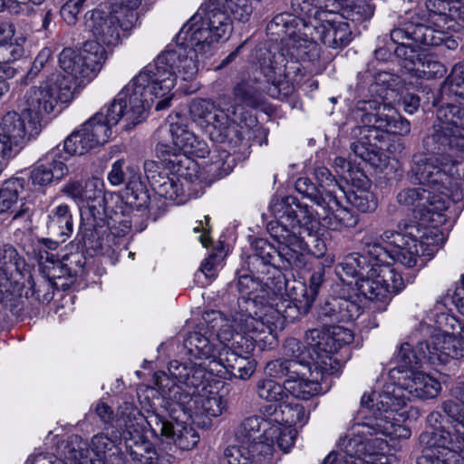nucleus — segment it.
<instances>
[{
    "mask_svg": "<svg viewBox=\"0 0 464 464\" xmlns=\"http://www.w3.org/2000/svg\"><path fill=\"white\" fill-rule=\"evenodd\" d=\"M245 315L235 314L233 324L218 311L208 312L204 317L208 329L223 344L218 353L219 364L241 380L249 379L256 370L255 360L250 356L255 344L260 349L272 348L277 339L274 323Z\"/></svg>",
    "mask_w": 464,
    "mask_h": 464,
    "instance_id": "1",
    "label": "nucleus"
},
{
    "mask_svg": "<svg viewBox=\"0 0 464 464\" xmlns=\"http://www.w3.org/2000/svg\"><path fill=\"white\" fill-rule=\"evenodd\" d=\"M217 4L215 0H207L183 27L191 47L169 45L160 53L166 60H175L169 63L183 81L193 80L199 71L198 56L211 55L216 44L228 39L233 31L231 17Z\"/></svg>",
    "mask_w": 464,
    "mask_h": 464,
    "instance_id": "2",
    "label": "nucleus"
},
{
    "mask_svg": "<svg viewBox=\"0 0 464 464\" xmlns=\"http://www.w3.org/2000/svg\"><path fill=\"white\" fill-rule=\"evenodd\" d=\"M411 172L416 179L433 191L423 188H406L397 194V202L420 216L423 223L430 220V214H440L449 207L450 180H464V160L450 155H416Z\"/></svg>",
    "mask_w": 464,
    "mask_h": 464,
    "instance_id": "3",
    "label": "nucleus"
},
{
    "mask_svg": "<svg viewBox=\"0 0 464 464\" xmlns=\"http://www.w3.org/2000/svg\"><path fill=\"white\" fill-rule=\"evenodd\" d=\"M175 60H166L160 53L154 63L145 66L121 92L105 109L118 111L114 104L123 92L121 103L125 104L121 119L131 124H137L146 117V112L155 99L162 98L155 106L157 111L169 107L171 97L169 96L176 85L179 73L170 65Z\"/></svg>",
    "mask_w": 464,
    "mask_h": 464,
    "instance_id": "4",
    "label": "nucleus"
},
{
    "mask_svg": "<svg viewBox=\"0 0 464 464\" xmlns=\"http://www.w3.org/2000/svg\"><path fill=\"white\" fill-rule=\"evenodd\" d=\"M441 386L434 378L422 372H411L399 378V384H386L377 400L378 409L385 411L384 418H380L372 427L390 436L392 439L406 440L411 437V430L402 424L408 418L402 411L409 401V395L420 400L435 398Z\"/></svg>",
    "mask_w": 464,
    "mask_h": 464,
    "instance_id": "5",
    "label": "nucleus"
},
{
    "mask_svg": "<svg viewBox=\"0 0 464 464\" xmlns=\"http://www.w3.org/2000/svg\"><path fill=\"white\" fill-rule=\"evenodd\" d=\"M362 126H356L351 131L353 140L350 149L353 154L375 168L387 164L382 144L388 134L405 135L410 132V122L396 115L392 107L380 105L376 112H366L362 116Z\"/></svg>",
    "mask_w": 464,
    "mask_h": 464,
    "instance_id": "6",
    "label": "nucleus"
},
{
    "mask_svg": "<svg viewBox=\"0 0 464 464\" xmlns=\"http://www.w3.org/2000/svg\"><path fill=\"white\" fill-rule=\"evenodd\" d=\"M429 19L418 14H407L400 26L391 31L392 42L401 40L437 46L447 37V30L453 21L464 22V0H427Z\"/></svg>",
    "mask_w": 464,
    "mask_h": 464,
    "instance_id": "7",
    "label": "nucleus"
},
{
    "mask_svg": "<svg viewBox=\"0 0 464 464\" xmlns=\"http://www.w3.org/2000/svg\"><path fill=\"white\" fill-rule=\"evenodd\" d=\"M400 230H386L382 235L368 231L362 237L364 253L381 264H390V260L406 267L422 265L421 246L417 237L420 229L416 224L399 225Z\"/></svg>",
    "mask_w": 464,
    "mask_h": 464,
    "instance_id": "8",
    "label": "nucleus"
},
{
    "mask_svg": "<svg viewBox=\"0 0 464 464\" xmlns=\"http://www.w3.org/2000/svg\"><path fill=\"white\" fill-rule=\"evenodd\" d=\"M463 357L464 343L453 334L436 330L427 339L418 342L414 349L408 343H402L396 355V369L406 375L418 372L423 361L439 365Z\"/></svg>",
    "mask_w": 464,
    "mask_h": 464,
    "instance_id": "9",
    "label": "nucleus"
},
{
    "mask_svg": "<svg viewBox=\"0 0 464 464\" xmlns=\"http://www.w3.org/2000/svg\"><path fill=\"white\" fill-rule=\"evenodd\" d=\"M189 111L193 121L218 142L237 144L242 140L241 124L247 121V111L232 102H222L216 108L210 101L199 99L191 102Z\"/></svg>",
    "mask_w": 464,
    "mask_h": 464,
    "instance_id": "10",
    "label": "nucleus"
},
{
    "mask_svg": "<svg viewBox=\"0 0 464 464\" xmlns=\"http://www.w3.org/2000/svg\"><path fill=\"white\" fill-rule=\"evenodd\" d=\"M107 60V52L98 41H86L80 49L64 48L59 54L63 77L72 89V97L92 82Z\"/></svg>",
    "mask_w": 464,
    "mask_h": 464,
    "instance_id": "11",
    "label": "nucleus"
},
{
    "mask_svg": "<svg viewBox=\"0 0 464 464\" xmlns=\"http://www.w3.org/2000/svg\"><path fill=\"white\" fill-rule=\"evenodd\" d=\"M169 374L179 382L194 389L198 393L194 401L195 415L218 417L227 408V402L218 394L217 387L206 382V370L201 365L171 361L168 367Z\"/></svg>",
    "mask_w": 464,
    "mask_h": 464,
    "instance_id": "12",
    "label": "nucleus"
},
{
    "mask_svg": "<svg viewBox=\"0 0 464 464\" xmlns=\"http://www.w3.org/2000/svg\"><path fill=\"white\" fill-rule=\"evenodd\" d=\"M72 90L63 77L53 75L26 92L22 112L24 118L32 120L33 131H41L42 121L54 111L59 102L65 103L73 99Z\"/></svg>",
    "mask_w": 464,
    "mask_h": 464,
    "instance_id": "13",
    "label": "nucleus"
},
{
    "mask_svg": "<svg viewBox=\"0 0 464 464\" xmlns=\"http://www.w3.org/2000/svg\"><path fill=\"white\" fill-rule=\"evenodd\" d=\"M267 230L278 242V249L266 240L259 239L256 242L257 258L266 265L282 268H301L305 265L310 253L307 240L298 239L294 232L287 231L283 226L273 225Z\"/></svg>",
    "mask_w": 464,
    "mask_h": 464,
    "instance_id": "14",
    "label": "nucleus"
},
{
    "mask_svg": "<svg viewBox=\"0 0 464 464\" xmlns=\"http://www.w3.org/2000/svg\"><path fill=\"white\" fill-rule=\"evenodd\" d=\"M270 211L276 220L270 221L267 225L283 226L289 232H294L298 239L306 240L308 237L316 241V252L314 254L321 256L325 250L324 242L315 238L312 235L313 222L315 220L312 210L305 205H300L296 198L288 197H276L271 200Z\"/></svg>",
    "mask_w": 464,
    "mask_h": 464,
    "instance_id": "15",
    "label": "nucleus"
},
{
    "mask_svg": "<svg viewBox=\"0 0 464 464\" xmlns=\"http://www.w3.org/2000/svg\"><path fill=\"white\" fill-rule=\"evenodd\" d=\"M379 419L380 418H374L367 423L357 424L353 428V430H356L340 438L338 441L340 450L348 457L368 459L373 462L374 456L384 450L385 442L377 438L373 440L367 436L383 435L392 440L390 436L372 427V423Z\"/></svg>",
    "mask_w": 464,
    "mask_h": 464,
    "instance_id": "16",
    "label": "nucleus"
},
{
    "mask_svg": "<svg viewBox=\"0 0 464 464\" xmlns=\"http://www.w3.org/2000/svg\"><path fill=\"white\" fill-rule=\"evenodd\" d=\"M304 25H307L303 20L291 19L285 23L287 39L285 49L293 65L297 62L313 61L318 57V38L315 33L307 34Z\"/></svg>",
    "mask_w": 464,
    "mask_h": 464,
    "instance_id": "17",
    "label": "nucleus"
},
{
    "mask_svg": "<svg viewBox=\"0 0 464 464\" xmlns=\"http://www.w3.org/2000/svg\"><path fill=\"white\" fill-rule=\"evenodd\" d=\"M307 34L315 33L318 41L331 48H343L351 41V28L341 17L328 18L327 13H318L304 25Z\"/></svg>",
    "mask_w": 464,
    "mask_h": 464,
    "instance_id": "18",
    "label": "nucleus"
},
{
    "mask_svg": "<svg viewBox=\"0 0 464 464\" xmlns=\"http://www.w3.org/2000/svg\"><path fill=\"white\" fill-rule=\"evenodd\" d=\"M397 44L394 50L395 54L404 61V67L427 77H437L443 75L444 65L423 53L420 44L412 41L401 40L393 42Z\"/></svg>",
    "mask_w": 464,
    "mask_h": 464,
    "instance_id": "19",
    "label": "nucleus"
},
{
    "mask_svg": "<svg viewBox=\"0 0 464 464\" xmlns=\"http://www.w3.org/2000/svg\"><path fill=\"white\" fill-rule=\"evenodd\" d=\"M169 125L160 126L156 135L163 140L164 134H169L179 151L197 157H205L208 153L207 144L188 130L187 125L179 119V114L169 116Z\"/></svg>",
    "mask_w": 464,
    "mask_h": 464,
    "instance_id": "20",
    "label": "nucleus"
},
{
    "mask_svg": "<svg viewBox=\"0 0 464 464\" xmlns=\"http://www.w3.org/2000/svg\"><path fill=\"white\" fill-rule=\"evenodd\" d=\"M449 440L440 433H420L419 442L421 454L416 464H464L461 454L444 448Z\"/></svg>",
    "mask_w": 464,
    "mask_h": 464,
    "instance_id": "21",
    "label": "nucleus"
},
{
    "mask_svg": "<svg viewBox=\"0 0 464 464\" xmlns=\"http://www.w3.org/2000/svg\"><path fill=\"white\" fill-rule=\"evenodd\" d=\"M122 12L112 9V14H107L102 10H93L91 14L87 25L93 36L107 45H116L120 42V31H130L132 28L123 26Z\"/></svg>",
    "mask_w": 464,
    "mask_h": 464,
    "instance_id": "22",
    "label": "nucleus"
},
{
    "mask_svg": "<svg viewBox=\"0 0 464 464\" xmlns=\"http://www.w3.org/2000/svg\"><path fill=\"white\" fill-rule=\"evenodd\" d=\"M123 94L124 93L122 92L120 95L117 102H121L122 97H124ZM114 108H117L118 111H114L113 108L106 110L105 113L102 111L92 116L82 126L87 135L91 137L95 147L104 145L109 141L112 134L111 127L117 125L121 120V116L124 114L123 108H125V104L116 102L114 104Z\"/></svg>",
    "mask_w": 464,
    "mask_h": 464,
    "instance_id": "23",
    "label": "nucleus"
},
{
    "mask_svg": "<svg viewBox=\"0 0 464 464\" xmlns=\"http://www.w3.org/2000/svg\"><path fill=\"white\" fill-rule=\"evenodd\" d=\"M25 180L12 178L5 180L0 188V215L13 213V221L30 219V209L22 203L24 193Z\"/></svg>",
    "mask_w": 464,
    "mask_h": 464,
    "instance_id": "24",
    "label": "nucleus"
},
{
    "mask_svg": "<svg viewBox=\"0 0 464 464\" xmlns=\"http://www.w3.org/2000/svg\"><path fill=\"white\" fill-rule=\"evenodd\" d=\"M66 260H70V263H63L61 261L55 263V266H52L51 272L45 274L48 279H44L39 284L32 277L29 278L28 284L33 291L32 295H34L36 299L42 302H49L53 298V292L50 291L53 288L51 280L63 277H73L78 273V270L72 266L73 262L79 269H82L83 266L82 256L79 254L72 255Z\"/></svg>",
    "mask_w": 464,
    "mask_h": 464,
    "instance_id": "25",
    "label": "nucleus"
},
{
    "mask_svg": "<svg viewBox=\"0 0 464 464\" xmlns=\"http://www.w3.org/2000/svg\"><path fill=\"white\" fill-rule=\"evenodd\" d=\"M155 384L161 391L165 399L170 403L176 404L188 415L194 414L196 392L194 389L188 387L186 384L179 382L180 385L172 383L168 374L164 372H157L154 373Z\"/></svg>",
    "mask_w": 464,
    "mask_h": 464,
    "instance_id": "26",
    "label": "nucleus"
},
{
    "mask_svg": "<svg viewBox=\"0 0 464 464\" xmlns=\"http://www.w3.org/2000/svg\"><path fill=\"white\" fill-rule=\"evenodd\" d=\"M362 307L355 301L345 297H331L321 305L318 319L323 324L349 323L357 319Z\"/></svg>",
    "mask_w": 464,
    "mask_h": 464,
    "instance_id": "27",
    "label": "nucleus"
},
{
    "mask_svg": "<svg viewBox=\"0 0 464 464\" xmlns=\"http://www.w3.org/2000/svg\"><path fill=\"white\" fill-rule=\"evenodd\" d=\"M287 53L284 48L278 52L270 53L267 61L265 60L261 65L262 72L266 77L267 81L270 82L276 88L281 90H286L285 94L288 92L290 86L286 78L291 73L299 70L298 65H293L291 59L287 58Z\"/></svg>",
    "mask_w": 464,
    "mask_h": 464,
    "instance_id": "28",
    "label": "nucleus"
},
{
    "mask_svg": "<svg viewBox=\"0 0 464 464\" xmlns=\"http://www.w3.org/2000/svg\"><path fill=\"white\" fill-rule=\"evenodd\" d=\"M153 432L163 437L168 443H173L183 450L193 449L199 441V435L191 426L181 423L172 424L164 419H157Z\"/></svg>",
    "mask_w": 464,
    "mask_h": 464,
    "instance_id": "29",
    "label": "nucleus"
},
{
    "mask_svg": "<svg viewBox=\"0 0 464 464\" xmlns=\"http://www.w3.org/2000/svg\"><path fill=\"white\" fill-rule=\"evenodd\" d=\"M237 288L241 295L237 301V308L234 309L230 313L229 323L233 324V317L235 314H246L244 317L261 318L256 311V299L259 296L257 291L262 288L261 283L250 275H242L237 280Z\"/></svg>",
    "mask_w": 464,
    "mask_h": 464,
    "instance_id": "30",
    "label": "nucleus"
},
{
    "mask_svg": "<svg viewBox=\"0 0 464 464\" xmlns=\"http://www.w3.org/2000/svg\"><path fill=\"white\" fill-rule=\"evenodd\" d=\"M227 464H249L252 461H270L272 448L269 443H257L252 446L237 443L227 446L223 453Z\"/></svg>",
    "mask_w": 464,
    "mask_h": 464,
    "instance_id": "31",
    "label": "nucleus"
},
{
    "mask_svg": "<svg viewBox=\"0 0 464 464\" xmlns=\"http://www.w3.org/2000/svg\"><path fill=\"white\" fill-rule=\"evenodd\" d=\"M264 432L260 436V443H269L274 455V445L284 452L287 453L294 447L297 437V430L292 425H283L276 418H268L264 422Z\"/></svg>",
    "mask_w": 464,
    "mask_h": 464,
    "instance_id": "32",
    "label": "nucleus"
},
{
    "mask_svg": "<svg viewBox=\"0 0 464 464\" xmlns=\"http://www.w3.org/2000/svg\"><path fill=\"white\" fill-rule=\"evenodd\" d=\"M24 267V260L12 245L0 246V303L10 295L13 270L21 273Z\"/></svg>",
    "mask_w": 464,
    "mask_h": 464,
    "instance_id": "33",
    "label": "nucleus"
},
{
    "mask_svg": "<svg viewBox=\"0 0 464 464\" xmlns=\"http://www.w3.org/2000/svg\"><path fill=\"white\" fill-rule=\"evenodd\" d=\"M324 218L333 230L353 227L358 222V218L349 208L342 206L336 195L333 191L326 192L324 207Z\"/></svg>",
    "mask_w": 464,
    "mask_h": 464,
    "instance_id": "34",
    "label": "nucleus"
},
{
    "mask_svg": "<svg viewBox=\"0 0 464 464\" xmlns=\"http://www.w3.org/2000/svg\"><path fill=\"white\" fill-rule=\"evenodd\" d=\"M57 150H52L46 154L43 162L35 166L31 171L33 184L47 186L53 180H60L69 172L66 164L58 157Z\"/></svg>",
    "mask_w": 464,
    "mask_h": 464,
    "instance_id": "35",
    "label": "nucleus"
},
{
    "mask_svg": "<svg viewBox=\"0 0 464 464\" xmlns=\"http://www.w3.org/2000/svg\"><path fill=\"white\" fill-rule=\"evenodd\" d=\"M125 447L134 461L140 464H151L156 459V450L152 443L145 437L143 427L123 431Z\"/></svg>",
    "mask_w": 464,
    "mask_h": 464,
    "instance_id": "36",
    "label": "nucleus"
},
{
    "mask_svg": "<svg viewBox=\"0 0 464 464\" xmlns=\"http://www.w3.org/2000/svg\"><path fill=\"white\" fill-rule=\"evenodd\" d=\"M375 266L377 263L372 265L364 276L355 280V286L366 299L385 302L390 297L389 284L385 275L376 274Z\"/></svg>",
    "mask_w": 464,
    "mask_h": 464,
    "instance_id": "37",
    "label": "nucleus"
},
{
    "mask_svg": "<svg viewBox=\"0 0 464 464\" xmlns=\"http://www.w3.org/2000/svg\"><path fill=\"white\" fill-rule=\"evenodd\" d=\"M0 130L22 148L27 140L40 133L32 130L31 119H26L15 111H8L2 118Z\"/></svg>",
    "mask_w": 464,
    "mask_h": 464,
    "instance_id": "38",
    "label": "nucleus"
},
{
    "mask_svg": "<svg viewBox=\"0 0 464 464\" xmlns=\"http://www.w3.org/2000/svg\"><path fill=\"white\" fill-rule=\"evenodd\" d=\"M309 369L308 366L303 370H297L298 374H296V376L285 379L286 394L289 393L295 399L306 401L323 391L322 383L319 382L318 377L311 379L307 377Z\"/></svg>",
    "mask_w": 464,
    "mask_h": 464,
    "instance_id": "39",
    "label": "nucleus"
},
{
    "mask_svg": "<svg viewBox=\"0 0 464 464\" xmlns=\"http://www.w3.org/2000/svg\"><path fill=\"white\" fill-rule=\"evenodd\" d=\"M82 206H86L95 219H102L106 215L104 182L98 177H92L84 182Z\"/></svg>",
    "mask_w": 464,
    "mask_h": 464,
    "instance_id": "40",
    "label": "nucleus"
},
{
    "mask_svg": "<svg viewBox=\"0 0 464 464\" xmlns=\"http://www.w3.org/2000/svg\"><path fill=\"white\" fill-rule=\"evenodd\" d=\"M49 234L64 242L73 231V218L67 204H60L53 208L46 222Z\"/></svg>",
    "mask_w": 464,
    "mask_h": 464,
    "instance_id": "41",
    "label": "nucleus"
},
{
    "mask_svg": "<svg viewBox=\"0 0 464 464\" xmlns=\"http://www.w3.org/2000/svg\"><path fill=\"white\" fill-rule=\"evenodd\" d=\"M276 285L275 295L280 300L287 299V302L300 303L299 307L303 311H309L314 301L304 284L296 281L287 282L283 277H277Z\"/></svg>",
    "mask_w": 464,
    "mask_h": 464,
    "instance_id": "42",
    "label": "nucleus"
},
{
    "mask_svg": "<svg viewBox=\"0 0 464 464\" xmlns=\"http://www.w3.org/2000/svg\"><path fill=\"white\" fill-rule=\"evenodd\" d=\"M90 447L95 456L92 459L97 464H122L115 441L106 434L94 435L91 440Z\"/></svg>",
    "mask_w": 464,
    "mask_h": 464,
    "instance_id": "43",
    "label": "nucleus"
},
{
    "mask_svg": "<svg viewBox=\"0 0 464 464\" xmlns=\"http://www.w3.org/2000/svg\"><path fill=\"white\" fill-rule=\"evenodd\" d=\"M343 364L341 361L333 353L325 350L316 352L310 359L309 376L310 378H319L322 383L327 376L337 373Z\"/></svg>",
    "mask_w": 464,
    "mask_h": 464,
    "instance_id": "44",
    "label": "nucleus"
},
{
    "mask_svg": "<svg viewBox=\"0 0 464 464\" xmlns=\"http://www.w3.org/2000/svg\"><path fill=\"white\" fill-rule=\"evenodd\" d=\"M362 255L352 254L346 256L343 262L335 266L336 275L341 278L342 281L345 282L347 278L359 279L364 276L366 271L372 267V264H370L368 258H372L369 255L364 253L363 245L362 244Z\"/></svg>",
    "mask_w": 464,
    "mask_h": 464,
    "instance_id": "45",
    "label": "nucleus"
},
{
    "mask_svg": "<svg viewBox=\"0 0 464 464\" xmlns=\"http://www.w3.org/2000/svg\"><path fill=\"white\" fill-rule=\"evenodd\" d=\"M268 418H263L257 415L248 416L243 419L234 430L235 441L252 446L261 440L259 434L261 429L264 430V422Z\"/></svg>",
    "mask_w": 464,
    "mask_h": 464,
    "instance_id": "46",
    "label": "nucleus"
},
{
    "mask_svg": "<svg viewBox=\"0 0 464 464\" xmlns=\"http://www.w3.org/2000/svg\"><path fill=\"white\" fill-rule=\"evenodd\" d=\"M126 170L130 174L123 195L126 204L136 209L145 208L149 204L150 197L140 182L136 169L128 167Z\"/></svg>",
    "mask_w": 464,
    "mask_h": 464,
    "instance_id": "47",
    "label": "nucleus"
},
{
    "mask_svg": "<svg viewBox=\"0 0 464 464\" xmlns=\"http://www.w3.org/2000/svg\"><path fill=\"white\" fill-rule=\"evenodd\" d=\"M184 348L192 357L198 359H218L216 348L210 343L208 337L198 332L188 334L184 340Z\"/></svg>",
    "mask_w": 464,
    "mask_h": 464,
    "instance_id": "48",
    "label": "nucleus"
},
{
    "mask_svg": "<svg viewBox=\"0 0 464 464\" xmlns=\"http://www.w3.org/2000/svg\"><path fill=\"white\" fill-rule=\"evenodd\" d=\"M143 416L132 401H124L118 408L115 419L117 428H124V431L141 428Z\"/></svg>",
    "mask_w": 464,
    "mask_h": 464,
    "instance_id": "49",
    "label": "nucleus"
},
{
    "mask_svg": "<svg viewBox=\"0 0 464 464\" xmlns=\"http://www.w3.org/2000/svg\"><path fill=\"white\" fill-rule=\"evenodd\" d=\"M256 392L259 399L268 402H277L287 398L285 383L281 384L269 378L261 379L256 382Z\"/></svg>",
    "mask_w": 464,
    "mask_h": 464,
    "instance_id": "50",
    "label": "nucleus"
},
{
    "mask_svg": "<svg viewBox=\"0 0 464 464\" xmlns=\"http://www.w3.org/2000/svg\"><path fill=\"white\" fill-rule=\"evenodd\" d=\"M154 191L161 198L177 200L182 194V188L176 175L162 174L160 178H153L151 184Z\"/></svg>",
    "mask_w": 464,
    "mask_h": 464,
    "instance_id": "51",
    "label": "nucleus"
},
{
    "mask_svg": "<svg viewBox=\"0 0 464 464\" xmlns=\"http://www.w3.org/2000/svg\"><path fill=\"white\" fill-rule=\"evenodd\" d=\"M290 8L294 17H291L290 14L276 16L275 19L276 24L282 23L285 26V21L291 19H300L305 24H309L317 10L314 0H291Z\"/></svg>",
    "mask_w": 464,
    "mask_h": 464,
    "instance_id": "52",
    "label": "nucleus"
},
{
    "mask_svg": "<svg viewBox=\"0 0 464 464\" xmlns=\"http://www.w3.org/2000/svg\"><path fill=\"white\" fill-rule=\"evenodd\" d=\"M425 223L421 225H416L420 229V233L417 237L418 245L421 246V254L427 256H432L437 247L443 244L444 237L443 234L439 231L436 227H425Z\"/></svg>",
    "mask_w": 464,
    "mask_h": 464,
    "instance_id": "53",
    "label": "nucleus"
},
{
    "mask_svg": "<svg viewBox=\"0 0 464 464\" xmlns=\"http://www.w3.org/2000/svg\"><path fill=\"white\" fill-rule=\"evenodd\" d=\"M324 350L335 353L343 346L350 344L353 341V334L351 330L342 326H333L324 334Z\"/></svg>",
    "mask_w": 464,
    "mask_h": 464,
    "instance_id": "54",
    "label": "nucleus"
},
{
    "mask_svg": "<svg viewBox=\"0 0 464 464\" xmlns=\"http://www.w3.org/2000/svg\"><path fill=\"white\" fill-rule=\"evenodd\" d=\"M218 6H220L231 17L232 21L246 23L253 13V6L250 0H215Z\"/></svg>",
    "mask_w": 464,
    "mask_h": 464,
    "instance_id": "55",
    "label": "nucleus"
},
{
    "mask_svg": "<svg viewBox=\"0 0 464 464\" xmlns=\"http://www.w3.org/2000/svg\"><path fill=\"white\" fill-rule=\"evenodd\" d=\"M96 148L91 137L83 130L82 127L69 135L63 142V150L70 156L83 155Z\"/></svg>",
    "mask_w": 464,
    "mask_h": 464,
    "instance_id": "56",
    "label": "nucleus"
},
{
    "mask_svg": "<svg viewBox=\"0 0 464 464\" xmlns=\"http://www.w3.org/2000/svg\"><path fill=\"white\" fill-rule=\"evenodd\" d=\"M235 100L231 101L245 108L257 107L262 103V95L259 91L249 82L242 81L234 88Z\"/></svg>",
    "mask_w": 464,
    "mask_h": 464,
    "instance_id": "57",
    "label": "nucleus"
},
{
    "mask_svg": "<svg viewBox=\"0 0 464 464\" xmlns=\"http://www.w3.org/2000/svg\"><path fill=\"white\" fill-rule=\"evenodd\" d=\"M283 353L285 359L302 364L299 370L309 366L313 354L309 349L304 346L299 340L288 338L283 346Z\"/></svg>",
    "mask_w": 464,
    "mask_h": 464,
    "instance_id": "58",
    "label": "nucleus"
},
{
    "mask_svg": "<svg viewBox=\"0 0 464 464\" xmlns=\"http://www.w3.org/2000/svg\"><path fill=\"white\" fill-rule=\"evenodd\" d=\"M302 364L295 362L287 359H276L270 361L266 365V373L275 379H281L286 377V379L293 378V374H298Z\"/></svg>",
    "mask_w": 464,
    "mask_h": 464,
    "instance_id": "59",
    "label": "nucleus"
},
{
    "mask_svg": "<svg viewBox=\"0 0 464 464\" xmlns=\"http://www.w3.org/2000/svg\"><path fill=\"white\" fill-rule=\"evenodd\" d=\"M347 201L362 213L372 212L377 208V199L367 189H354L346 196Z\"/></svg>",
    "mask_w": 464,
    "mask_h": 464,
    "instance_id": "60",
    "label": "nucleus"
},
{
    "mask_svg": "<svg viewBox=\"0 0 464 464\" xmlns=\"http://www.w3.org/2000/svg\"><path fill=\"white\" fill-rule=\"evenodd\" d=\"M113 5L112 9L117 12H122L123 26L125 28L135 27L138 22L137 9L141 5L142 0H108Z\"/></svg>",
    "mask_w": 464,
    "mask_h": 464,
    "instance_id": "61",
    "label": "nucleus"
},
{
    "mask_svg": "<svg viewBox=\"0 0 464 464\" xmlns=\"http://www.w3.org/2000/svg\"><path fill=\"white\" fill-rule=\"evenodd\" d=\"M25 42L26 38L20 34L12 44H0V65L14 63L24 57Z\"/></svg>",
    "mask_w": 464,
    "mask_h": 464,
    "instance_id": "62",
    "label": "nucleus"
},
{
    "mask_svg": "<svg viewBox=\"0 0 464 464\" xmlns=\"http://www.w3.org/2000/svg\"><path fill=\"white\" fill-rule=\"evenodd\" d=\"M295 188L300 194L310 198L318 207H324L327 191H325L324 194L321 193L310 179L306 177L297 179L295 183Z\"/></svg>",
    "mask_w": 464,
    "mask_h": 464,
    "instance_id": "63",
    "label": "nucleus"
},
{
    "mask_svg": "<svg viewBox=\"0 0 464 464\" xmlns=\"http://www.w3.org/2000/svg\"><path fill=\"white\" fill-rule=\"evenodd\" d=\"M317 10L314 12L316 16L318 13H327L328 18L339 17L337 14L343 9L348 7V0H314Z\"/></svg>",
    "mask_w": 464,
    "mask_h": 464,
    "instance_id": "64",
    "label": "nucleus"
}]
</instances>
